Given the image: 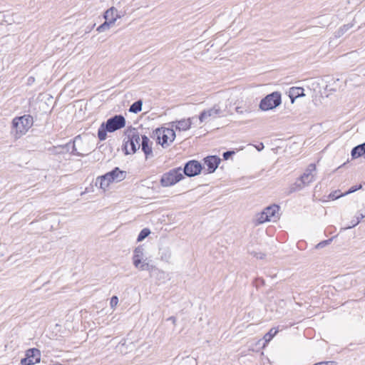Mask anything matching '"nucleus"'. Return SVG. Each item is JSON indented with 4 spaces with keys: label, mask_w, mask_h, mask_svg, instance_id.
Here are the masks:
<instances>
[{
    "label": "nucleus",
    "mask_w": 365,
    "mask_h": 365,
    "mask_svg": "<svg viewBox=\"0 0 365 365\" xmlns=\"http://www.w3.org/2000/svg\"><path fill=\"white\" fill-rule=\"evenodd\" d=\"M126 120L122 115H115L103 122L98 130V138L101 141L107 138V132L113 133L125 126Z\"/></svg>",
    "instance_id": "nucleus-1"
},
{
    "label": "nucleus",
    "mask_w": 365,
    "mask_h": 365,
    "mask_svg": "<svg viewBox=\"0 0 365 365\" xmlns=\"http://www.w3.org/2000/svg\"><path fill=\"white\" fill-rule=\"evenodd\" d=\"M126 175L125 171L121 170L118 167H115L111 171L98 177L96 185H99L100 188L105 190L111 182L123 180L126 178Z\"/></svg>",
    "instance_id": "nucleus-2"
},
{
    "label": "nucleus",
    "mask_w": 365,
    "mask_h": 365,
    "mask_svg": "<svg viewBox=\"0 0 365 365\" xmlns=\"http://www.w3.org/2000/svg\"><path fill=\"white\" fill-rule=\"evenodd\" d=\"M128 140L123 145V150L125 155L135 153L140 148V133L137 128L132 126L128 128L125 131Z\"/></svg>",
    "instance_id": "nucleus-3"
},
{
    "label": "nucleus",
    "mask_w": 365,
    "mask_h": 365,
    "mask_svg": "<svg viewBox=\"0 0 365 365\" xmlns=\"http://www.w3.org/2000/svg\"><path fill=\"white\" fill-rule=\"evenodd\" d=\"M34 120L31 115H24L16 117L12 120L13 128L16 130V134L19 136L25 134L33 125Z\"/></svg>",
    "instance_id": "nucleus-4"
},
{
    "label": "nucleus",
    "mask_w": 365,
    "mask_h": 365,
    "mask_svg": "<svg viewBox=\"0 0 365 365\" xmlns=\"http://www.w3.org/2000/svg\"><path fill=\"white\" fill-rule=\"evenodd\" d=\"M184 178L180 167L170 170L165 173L160 178V182L163 187H170L175 185Z\"/></svg>",
    "instance_id": "nucleus-5"
},
{
    "label": "nucleus",
    "mask_w": 365,
    "mask_h": 365,
    "mask_svg": "<svg viewBox=\"0 0 365 365\" xmlns=\"http://www.w3.org/2000/svg\"><path fill=\"white\" fill-rule=\"evenodd\" d=\"M282 103V96L279 92L275 91L263 98L259 103L262 110H272Z\"/></svg>",
    "instance_id": "nucleus-6"
},
{
    "label": "nucleus",
    "mask_w": 365,
    "mask_h": 365,
    "mask_svg": "<svg viewBox=\"0 0 365 365\" xmlns=\"http://www.w3.org/2000/svg\"><path fill=\"white\" fill-rule=\"evenodd\" d=\"M279 210L280 207L276 204L265 207L264 210L259 214V217L257 220V224H262L269 221L276 222L279 218Z\"/></svg>",
    "instance_id": "nucleus-7"
},
{
    "label": "nucleus",
    "mask_w": 365,
    "mask_h": 365,
    "mask_svg": "<svg viewBox=\"0 0 365 365\" xmlns=\"http://www.w3.org/2000/svg\"><path fill=\"white\" fill-rule=\"evenodd\" d=\"M80 139L81 136L78 135L73 139V140H70L68 143L64 145L54 146L53 148V153L55 154H65L67 153H70L72 155L80 157L85 156L86 154L78 152L76 148V143L78 141V140Z\"/></svg>",
    "instance_id": "nucleus-8"
},
{
    "label": "nucleus",
    "mask_w": 365,
    "mask_h": 365,
    "mask_svg": "<svg viewBox=\"0 0 365 365\" xmlns=\"http://www.w3.org/2000/svg\"><path fill=\"white\" fill-rule=\"evenodd\" d=\"M143 247L141 245L138 246L133 252V262L136 268L140 270H149L152 267L148 262H143Z\"/></svg>",
    "instance_id": "nucleus-9"
},
{
    "label": "nucleus",
    "mask_w": 365,
    "mask_h": 365,
    "mask_svg": "<svg viewBox=\"0 0 365 365\" xmlns=\"http://www.w3.org/2000/svg\"><path fill=\"white\" fill-rule=\"evenodd\" d=\"M202 170V164L195 160H191L185 164L183 170L184 175L187 177H194L199 175Z\"/></svg>",
    "instance_id": "nucleus-10"
},
{
    "label": "nucleus",
    "mask_w": 365,
    "mask_h": 365,
    "mask_svg": "<svg viewBox=\"0 0 365 365\" xmlns=\"http://www.w3.org/2000/svg\"><path fill=\"white\" fill-rule=\"evenodd\" d=\"M41 352L38 349H29L26 352V357L21 360L22 365H32L40 361Z\"/></svg>",
    "instance_id": "nucleus-11"
},
{
    "label": "nucleus",
    "mask_w": 365,
    "mask_h": 365,
    "mask_svg": "<svg viewBox=\"0 0 365 365\" xmlns=\"http://www.w3.org/2000/svg\"><path fill=\"white\" fill-rule=\"evenodd\" d=\"M175 124V122H170L169 125H170V128H158L155 130H153V135L156 137L157 140H160V135L161 133H165L168 138L170 143H173L175 138V132L174 130V125Z\"/></svg>",
    "instance_id": "nucleus-12"
},
{
    "label": "nucleus",
    "mask_w": 365,
    "mask_h": 365,
    "mask_svg": "<svg viewBox=\"0 0 365 365\" xmlns=\"http://www.w3.org/2000/svg\"><path fill=\"white\" fill-rule=\"evenodd\" d=\"M222 113L220 106L217 104L214 105V106L208 110H204L202 111L199 115V120L202 123L205 121L208 117H216L217 115H221Z\"/></svg>",
    "instance_id": "nucleus-13"
},
{
    "label": "nucleus",
    "mask_w": 365,
    "mask_h": 365,
    "mask_svg": "<svg viewBox=\"0 0 365 365\" xmlns=\"http://www.w3.org/2000/svg\"><path fill=\"white\" fill-rule=\"evenodd\" d=\"M204 163L207 167V173H212L217 168L221 159L217 155H210L204 158Z\"/></svg>",
    "instance_id": "nucleus-14"
},
{
    "label": "nucleus",
    "mask_w": 365,
    "mask_h": 365,
    "mask_svg": "<svg viewBox=\"0 0 365 365\" xmlns=\"http://www.w3.org/2000/svg\"><path fill=\"white\" fill-rule=\"evenodd\" d=\"M142 142L140 145L141 150L144 153L145 158L148 159L153 156L152 144L153 143L150 140L148 136L142 135Z\"/></svg>",
    "instance_id": "nucleus-15"
},
{
    "label": "nucleus",
    "mask_w": 365,
    "mask_h": 365,
    "mask_svg": "<svg viewBox=\"0 0 365 365\" xmlns=\"http://www.w3.org/2000/svg\"><path fill=\"white\" fill-rule=\"evenodd\" d=\"M103 16L106 21L113 24L117 19L121 17V15L115 7L112 6L104 13Z\"/></svg>",
    "instance_id": "nucleus-16"
},
{
    "label": "nucleus",
    "mask_w": 365,
    "mask_h": 365,
    "mask_svg": "<svg viewBox=\"0 0 365 365\" xmlns=\"http://www.w3.org/2000/svg\"><path fill=\"white\" fill-rule=\"evenodd\" d=\"M304 88L302 87H292L289 88L288 96L293 103L294 100L299 97L304 96Z\"/></svg>",
    "instance_id": "nucleus-17"
},
{
    "label": "nucleus",
    "mask_w": 365,
    "mask_h": 365,
    "mask_svg": "<svg viewBox=\"0 0 365 365\" xmlns=\"http://www.w3.org/2000/svg\"><path fill=\"white\" fill-rule=\"evenodd\" d=\"M175 124L174 125V128L175 130L179 131H185L190 128L192 122L190 118L187 119H182L180 120L175 121Z\"/></svg>",
    "instance_id": "nucleus-18"
},
{
    "label": "nucleus",
    "mask_w": 365,
    "mask_h": 365,
    "mask_svg": "<svg viewBox=\"0 0 365 365\" xmlns=\"http://www.w3.org/2000/svg\"><path fill=\"white\" fill-rule=\"evenodd\" d=\"M351 155L352 158L356 159L359 157H364L365 158V145L364 144L361 143L360 145H358L352 148Z\"/></svg>",
    "instance_id": "nucleus-19"
},
{
    "label": "nucleus",
    "mask_w": 365,
    "mask_h": 365,
    "mask_svg": "<svg viewBox=\"0 0 365 365\" xmlns=\"http://www.w3.org/2000/svg\"><path fill=\"white\" fill-rule=\"evenodd\" d=\"M159 255L162 260L168 262L171 257V252L168 247H162L160 249Z\"/></svg>",
    "instance_id": "nucleus-20"
},
{
    "label": "nucleus",
    "mask_w": 365,
    "mask_h": 365,
    "mask_svg": "<svg viewBox=\"0 0 365 365\" xmlns=\"http://www.w3.org/2000/svg\"><path fill=\"white\" fill-rule=\"evenodd\" d=\"M143 101L142 100H138L134 102L129 108V112L133 113H138L142 110Z\"/></svg>",
    "instance_id": "nucleus-21"
},
{
    "label": "nucleus",
    "mask_w": 365,
    "mask_h": 365,
    "mask_svg": "<svg viewBox=\"0 0 365 365\" xmlns=\"http://www.w3.org/2000/svg\"><path fill=\"white\" fill-rule=\"evenodd\" d=\"M304 186V184H302V182L299 178L297 180V181L292 184L289 187V193L297 192L298 190H302Z\"/></svg>",
    "instance_id": "nucleus-22"
},
{
    "label": "nucleus",
    "mask_w": 365,
    "mask_h": 365,
    "mask_svg": "<svg viewBox=\"0 0 365 365\" xmlns=\"http://www.w3.org/2000/svg\"><path fill=\"white\" fill-rule=\"evenodd\" d=\"M278 329L273 327L264 336V339L266 342L270 341L273 337L278 333Z\"/></svg>",
    "instance_id": "nucleus-23"
},
{
    "label": "nucleus",
    "mask_w": 365,
    "mask_h": 365,
    "mask_svg": "<svg viewBox=\"0 0 365 365\" xmlns=\"http://www.w3.org/2000/svg\"><path fill=\"white\" fill-rule=\"evenodd\" d=\"M299 179L302 182V184H304L305 185H308L310 182H312L314 180V175L304 173L299 178Z\"/></svg>",
    "instance_id": "nucleus-24"
},
{
    "label": "nucleus",
    "mask_w": 365,
    "mask_h": 365,
    "mask_svg": "<svg viewBox=\"0 0 365 365\" xmlns=\"http://www.w3.org/2000/svg\"><path fill=\"white\" fill-rule=\"evenodd\" d=\"M352 24H348L340 27L337 31H336V36L340 37L344 35L350 28L352 27Z\"/></svg>",
    "instance_id": "nucleus-25"
},
{
    "label": "nucleus",
    "mask_w": 365,
    "mask_h": 365,
    "mask_svg": "<svg viewBox=\"0 0 365 365\" xmlns=\"http://www.w3.org/2000/svg\"><path fill=\"white\" fill-rule=\"evenodd\" d=\"M157 141L163 148L168 146L171 143L169 141V138H168V135L165 133H161L160 140H157Z\"/></svg>",
    "instance_id": "nucleus-26"
},
{
    "label": "nucleus",
    "mask_w": 365,
    "mask_h": 365,
    "mask_svg": "<svg viewBox=\"0 0 365 365\" xmlns=\"http://www.w3.org/2000/svg\"><path fill=\"white\" fill-rule=\"evenodd\" d=\"M150 234V230L148 229V228H144L143 229L138 236V238H137V241L138 242H141L143 241L144 239H145Z\"/></svg>",
    "instance_id": "nucleus-27"
},
{
    "label": "nucleus",
    "mask_w": 365,
    "mask_h": 365,
    "mask_svg": "<svg viewBox=\"0 0 365 365\" xmlns=\"http://www.w3.org/2000/svg\"><path fill=\"white\" fill-rule=\"evenodd\" d=\"M364 217H365V210H361L357 213L356 220L352 222V225L349 226L348 228L354 227L357 225Z\"/></svg>",
    "instance_id": "nucleus-28"
},
{
    "label": "nucleus",
    "mask_w": 365,
    "mask_h": 365,
    "mask_svg": "<svg viewBox=\"0 0 365 365\" xmlns=\"http://www.w3.org/2000/svg\"><path fill=\"white\" fill-rule=\"evenodd\" d=\"M344 195H344V193H341V191L339 190H334V191L331 192L329 195L328 198L330 200H334L339 199L340 197H342Z\"/></svg>",
    "instance_id": "nucleus-29"
},
{
    "label": "nucleus",
    "mask_w": 365,
    "mask_h": 365,
    "mask_svg": "<svg viewBox=\"0 0 365 365\" xmlns=\"http://www.w3.org/2000/svg\"><path fill=\"white\" fill-rule=\"evenodd\" d=\"M111 24H110L108 21H105L104 23H103L102 24H101L98 28H97V31L101 33V32H103L108 29H110V26Z\"/></svg>",
    "instance_id": "nucleus-30"
},
{
    "label": "nucleus",
    "mask_w": 365,
    "mask_h": 365,
    "mask_svg": "<svg viewBox=\"0 0 365 365\" xmlns=\"http://www.w3.org/2000/svg\"><path fill=\"white\" fill-rule=\"evenodd\" d=\"M331 240H332V239H329V240H323V241L319 242L315 246V248L316 249H322V248L326 247L327 245H329L330 242H331Z\"/></svg>",
    "instance_id": "nucleus-31"
},
{
    "label": "nucleus",
    "mask_w": 365,
    "mask_h": 365,
    "mask_svg": "<svg viewBox=\"0 0 365 365\" xmlns=\"http://www.w3.org/2000/svg\"><path fill=\"white\" fill-rule=\"evenodd\" d=\"M362 187V185H354V186H351L349 190L348 191H346V192L344 193V195H348V194H351V193H353L356 191H357L358 190L361 189Z\"/></svg>",
    "instance_id": "nucleus-32"
},
{
    "label": "nucleus",
    "mask_w": 365,
    "mask_h": 365,
    "mask_svg": "<svg viewBox=\"0 0 365 365\" xmlns=\"http://www.w3.org/2000/svg\"><path fill=\"white\" fill-rule=\"evenodd\" d=\"M157 276L158 279L165 280L167 279L168 274L162 270H158Z\"/></svg>",
    "instance_id": "nucleus-33"
},
{
    "label": "nucleus",
    "mask_w": 365,
    "mask_h": 365,
    "mask_svg": "<svg viewBox=\"0 0 365 365\" xmlns=\"http://www.w3.org/2000/svg\"><path fill=\"white\" fill-rule=\"evenodd\" d=\"M316 170L315 164H309L308 168L306 169L304 173H308L309 175H313L312 173Z\"/></svg>",
    "instance_id": "nucleus-34"
},
{
    "label": "nucleus",
    "mask_w": 365,
    "mask_h": 365,
    "mask_svg": "<svg viewBox=\"0 0 365 365\" xmlns=\"http://www.w3.org/2000/svg\"><path fill=\"white\" fill-rule=\"evenodd\" d=\"M235 153L234 150H227L225 153H223L222 156L223 159L227 160H228L232 155H233Z\"/></svg>",
    "instance_id": "nucleus-35"
},
{
    "label": "nucleus",
    "mask_w": 365,
    "mask_h": 365,
    "mask_svg": "<svg viewBox=\"0 0 365 365\" xmlns=\"http://www.w3.org/2000/svg\"><path fill=\"white\" fill-rule=\"evenodd\" d=\"M118 303V298L117 296H113L110 299V307L112 308L115 307Z\"/></svg>",
    "instance_id": "nucleus-36"
},
{
    "label": "nucleus",
    "mask_w": 365,
    "mask_h": 365,
    "mask_svg": "<svg viewBox=\"0 0 365 365\" xmlns=\"http://www.w3.org/2000/svg\"><path fill=\"white\" fill-rule=\"evenodd\" d=\"M251 255H252L254 257H255L257 259H263L265 256V255L264 253L256 252H251Z\"/></svg>",
    "instance_id": "nucleus-37"
},
{
    "label": "nucleus",
    "mask_w": 365,
    "mask_h": 365,
    "mask_svg": "<svg viewBox=\"0 0 365 365\" xmlns=\"http://www.w3.org/2000/svg\"><path fill=\"white\" fill-rule=\"evenodd\" d=\"M235 110L239 114H242L244 113H250V110H248V109L244 110V109H242V108L241 106L236 107Z\"/></svg>",
    "instance_id": "nucleus-38"
},
{
    "label": "nucleus",
    "mask_w": 365,
    "mask_h": 365,
    "mask_svg": "<svg viewBox=\"0 0 365 365\" xmlns=\"http://www.w3.org/2000/svg\"><path fill=\"white\" fill-rule=\"evenodd\" d=\"M333 364V361H322L317 363L314 365H331Z\"/></svg>",
    "instance_id": "nucleus-39"
},
{
    "label": "nucleus",
    "mask_w": 365,
    "mask_h": 365,
    "mask_svg": "<svg viewBox=\"0 0 365 365\" xmlns=\"http://www.w3.org/2000/svg\"><path fill=\"white\" fill-rule=\"evenodd\" d=\"M256 282L257 283V286H258V284L263 285L264 284V280L262 278H257L256 279Z\"/></svg>",
    "instance_id": "nucleus-40"
},
{
    "label": "nucleus",
    "mask_w": 365,
    "mask_h": 365,
    "mask_svg": "<svg viewBox=\"0 0 365 365\" xmlns=\"http://www.w3.org/2000/svg\"><path fill=\"white\" fill-rule=\"evenodd\" d=\"M264 145L262 143H260L258 145L256 146V148L258 151H261L264 148Z\"/></svg>",
    "instance_id": "nucleus-41"
},
{
    "label": "nucleus",
    "mask_w": 365,
    "mask_h": 365,
    "mask_svg": "<svg viewBox=\"0 0 365 365\" xmlns=\"http://www.w3.org/2000/svg\"><path fill=\"white\" fill-rule=\"evenodd\" d=\"M34 81H35V78L34 77H33V76L29 77V78H28V84L30 85V84L33 83Z\"/></svg>",
    "instance_id": "nucleus-42"
},
{
    "label": "nucleus",
    "mask_w": 365,
    "mask_h": 365,
    "mask_svg": "<svg viewBox=\"0 0 365 365\" xmlns=\"http://www.w3.org/2000/svg\"><path fill=\"white\" fill-rule=\"evenodd\" d=\"M168 320L171 321L174 324L176 322V318L175 317H170Z\"/></svg>",
    "instance_id": "nucleus-43"
},
{
    "label": "nucleus",
    "mask_w": 365,
    "mask_h": 365,
    "mask_svg": "<svg viewBox=\"0 0 365 365\" xmlns=\"http://www.w3.org/2000/svg\"><path fill=\"white\" fill-rule=\"evenodd\" d=\"M364 295H365V289H364Z\"/></svg>",
    "instance_id": "nucleus-44"
}]
</instances>
